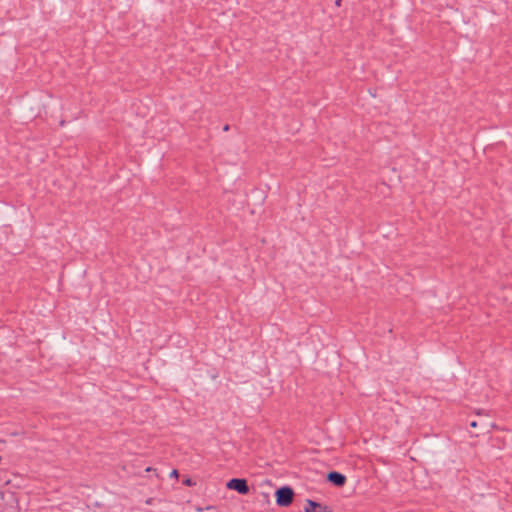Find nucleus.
<instances>
[{
	"instance_id": "obj_1",
	"label": "nucleus",
	"mask_w": 512,
	"mask_h": 512,
	"mask_svg": "<svg viewBox=\"0 0 512 512\" xmlns=\"http://www.w3.org/2000/svg\"><path fill=\"white\" fill-rule=\"evenodd\" d=\"M275 496L277 505L287 507L293 501L294 492L290 487L285 486L276 490Z\"/></svg>"
},
{
	"instance_id": "obj_2",
	"label": "nucleus",
	"mask_w": 512,
	"mask_h": 512,
	"mask_svg": "<svg viewBox=\"0 0 512 512\" xmlns=\"http://www.w3.org/2000/svg\"><path fill=\"white\" fill-rule=\"evenodd\" d=\"M226 487L243 495L249 492V486L245 479L233 478L226 483Z\"/></svg>"
},
{
	"instance_id": "obj_3",
	"label": "nucleus",
	"mask_w": 512,
	"mask_h": 512,
	"mask_svg": "<svg viewBox=\"0 0 512 512\" xmlns=\"http://www.w3.org/2000/svg\"><path fill=\"white\" fill-rule=\"evenodd\" d=\"M304 512H333L327 505L307 499L304 505Z\"/></svg>"
},
{
	"instance_id": "obj_4",
	"label": "nucleus",
	"mask_w": 512,
	"mask_h": 512,
	"mask_svg": "<svg viewBox=\"0 0 512 512\" xmlns=\"http://www.w3.org/2000/svg\"><path fill=\"white\" fill-rule=\"evenodd\" d=\"M327 479H328V481H330L331 483H333L334 485H336L338 487L343 486L346 482V477L343 474L338 473V472H330L327 475Z\"/></svg>"
},
{
	"instance_id": "obj_5",
	"label": "nucleus",
	"mask_w": 512,
	"mask_h": 512,
	"mask_svg": "<svg viewBox=\"0 0 512 512\" xmlns=\"http://www.w3.org/2000/svg\"><path fill=\"white\" fill-rule=\"evenodd\" d=\"M183 483L186 485V486H194L195 485V482L192 481V479L190 478H186Z\"/></svg>"
},
{
	"instance_id": "obj_6",
	"label": "nucleus",
	"mask_w": 512,
	"mask_h": 512,
	"mask_svg": "<svg viewBox=\"0 0 512 512\" xmlns=\"http://www.w3.org/2000/svg\"><path fill=\"white\" fill-rule=\"evenodd\" d=\"M170 477L178 478V471L176 469L172 470L170 473Z\"/></svg>"
},
{
	"instance_id": "obj_7",
	"label": "nucleus",
	"mask_w": 512,
	"mask_h": 512,
	"mask_svg": "<svg viewBox=\"0 0 512 512\" xmlns=\"http://www.w3.org/2000/svg\"><path fill=\"white\" fill-rule=\"evenodd\" d=\"M470 425H471V427H474V428L477 427V423L475 421H473Z\"/></svg>"
},
{
	"instance_id": "obj_8",
	"label": "nucleus",
	"mask_w": 512,
	"mask_h": 512,
	"mask_svg": "<svg viewBox=\"0 0 512 512\" xmlns=\"http://www.w3.org/2000/svg\"><path fill=\"white\" fill-rule=\"evenodd\" d=\"M196 510H197L198 512H202V511H203V509H202V508H197Z\"/></svg>"
}]
</instances>
